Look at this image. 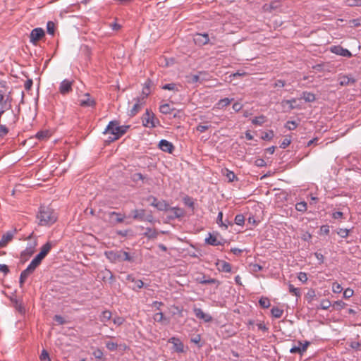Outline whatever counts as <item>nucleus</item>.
<instances>
[{"label":"nucleus","instance_id":"obj_44","mask_svg":"<svg viewBox=\"0 0 361 361\" xmlns=\"http://www.w3.org/2000/svg\"><path fill=\"white\" fill-rule=\"evenodd\" d=\"M274 136V131L270 130L267 132H265L262 135V139L264 140H271Z\"/></svg>","mask_w":361,"mask_h":361},{"label":"nucleus","instance_id":"obj_36","mask_svg":"<svg viewBox=\"0 0 361 361\" xmlns=\"http://www.w3.org/2000/svg\"><path fill=\"white\" fill-rule=\"evenodd\" d=\"M125 261L130 262H133V257L128 252L121 250V262Z\"/></svg>","mask_w":361,"mask_h":361},{"label":"nucleus","instance_id":"obj_14","mask_svg":"<svg viewBox=\"0 0 361 361\" xmlns=\"http://www.w3.org/2000/svg\"><path fill=\"white\" fill-rule=\"evenodd\" d=\"M159 147L162 151L168 153H172L174 149L173 144L166 140H161L159 142Z\"/></svg>","mask_w":361,"mask_h":361},{"label":"nucleus","instance_id":"obj_32","mask_svg":"<svg viewBox=\"0 0 361 361\" xmlns=\"http://www.w3.org/2000/svg\"><path fill=\"white\" fill-rule=\"evenodd\" d=\"M271 315L275 318H280L283 315V310L278 307H273L271 310Z\"/></svg>","mask_w":361,"mask_h":361},{"label":"nucleus","instance_id":"obj_35","mask_svg":"<svg viewBox=\"0 0 361 361\" xmlns=\"http://www.w3.org/2000/svg\"><path fill=\"white\" fill-rule=\"evenodd\" d=\"M111 318V312L109 310L103 311L100 317L102 322H106Z\"/></svg>","mask_w":361,"mask_h":361},{"label":"nucleus","instance_id":"obj_16","mask_svg":"<svg viewBox=\"0 0 361 361\" xmlns=\"http://www.w3.org/2000/svg\"><path fill=\"white\" fill-rule=\"evenodd\" d=\"M216 266H218V270L219 271L230 273L231 271V265L230 263L226 261H219L216 263Z\"/></svg>","mask_w":361,"mask_h":361},{"label":"nucleus","instance_id":"obj_37","mask_svg":"<svg viewBox=\"0 0 361 361\" xmlns=\"http://www.w3.org/2000/svg\"><path fill=\"white\" fill-rule=\"evenodd\" d=\"M307 203L304 201L298 202L295 204V209L298 212H305L307 211Z\"/></svg>","mask_w":361,"mask_h":361},{"label":"nucleus","instance_id":"obj_34","mask_svg":"<svg viewBox=\"0 0 361 361\" xmlns=\"http://www.w3.org/2000/svg\"><path fill=\"white\" fill-rule=\"evenodd\" d=\"M266 121V117L263 115L255 117L252 120V123L256 126H262Z\"/></svg>","mask_w":361,"mask_h":361},{"label":"nucleus","instance_id":"obj_49","mask_svg":"<svg viewBox=\"0 0 361 361\" xmlns=\"http://www.w3.org/2000/svg\"><path fill=\"white\" fill-rule=\"evenodd\" d=\"M297 126L298 123L294 121H288L285 125V127L290 130L295 129Z\"/></svg>","mask_w":361,"mask_h":361},{"label":"nucleus","instance_id":"obj_50","mask_svg":"<svg viewBox=\"0 0 361 361\" xmlns=\"http://www.w3.org/2000/svg\"><path fill=\"white\" fill-rule=\"evenodd\" d=\"M132 179L135 182H137L138 180L144 181L145 179V176H143L141 173H135L133 175Z\"/></svg>","mask_w":361,"mask_h":361},{"label":"nucleus","instance_id":"obj_61","mask_svg":"<svg viewBox=\"0 0 361 361\" xmlns=\"http://www.w3.org/2000/svg\"><path fill=\"white\" fill-rule=\"evenodd\" d=\"M93 355L97 360H101L103 357V352L100 349H97L93 352Z\"/></svg>","mask_w":361,"mask_h":361},{"label":"nucleus","instance_id":"obj_58","mask_svg":"<svg viewBox=\"0 0 361 361\" xmlns=\"http://www.w3.org/2000/svg\"><path fill=\"white\" fill-rule=\"evenodd\" d=\"M250 267H251V269L253 272H258L263 269L262 266L258 264H250Z\"/></svg>","mask_w":361,"mask_h":361},{"label":"nucleus","instance_id":"obj_2","mask_svg":"<svg viewBox=\"0 0 361 361\" xmlns=\"http://www.w3.org/2000/svg\"><path fill=\"white\" fill-rule=\"evenodd\" d=\"M119 123L117 121H111L103 132V134H110L107 141L109 142H114L120 138L119 135Z\"/></svg>","mask_w":361,"mask_h":361},{"label":"nucleus","instance_id":"obj_9","mask_svg":"<svg viewBox=\"0 0 361 361\" xmlns=\"http://www.w3.org/2000/svg\"><path fill=\"white\" fill-rule=\"evenodd\" d=\"M330 51L336 55L342 56L344 57L350 58L352 56V54L349 50L343 48L340 45L331 47L330 48Z\"/></svg>","mask_w":361,"mask_h":361},{"label":"nucleus","instance_id":"obj_20","mask_svg":"<svg viewBox=\"0 0 361 361\" xmlns=\"http://www.w3.org/2000/svg\"><path fill=\"white\" fill-rule=\"evenodd\" d=\"M169 209L173 212V216H170L171 219H178L184 216V211L178 207H169Z\"/></svg>","mask_w":361,"mask_h":361},{"label":"nucleus","instance_id":"obj_27","mask_svg":"<svg viewBox=\"0 0 361 361\" xmlns=\"http://www.w3.org/2000/svg\"><path fill=\"white\" fill-rule=\"evenodd\" d=\"M301 98L307 102H312L316 99L314 94L310 92H303Z\"/></svg>","mask_w":361,"mask_h":361},{"label":"nucleus","instance_id":"obj_29","mask_svg":"<svg viewBox=\"0 0 361 361\" xmlns=\"http://www.w3.org/2000/svg\"><path fill=\"white\" fill-rule=\"evenodd\" d=\"M11 91H8V93L5 95V100L4 102V106L6 107V109H9L11 108V103L13 101L12 97H11Z\"/></svg>","mask_w":361,"mask_h":361},{"label":"nucleus","instance_id":"obj_25","mask_svg":"<svg viewBox=\"0 0 361 361\" xmlns=\"http://www.w3.org/2000/svg\"><path fill=\"white\" fill-rule=\"evenodd\" d=\"M169 207V204L165 200H159L156 204V208L159 211H167Z\"/></svg>","mask_w":361,"mask_h":361},{"label":"nucleus","instance_id":"obj_13","mask_svg":"<svg viewBox=\"0 0 361 361\" xmlns=\"http://www.w3.org/2000/svg\"><path fill=\"white\" fill-rule=\"evenodd\" d=\"M209 41V38L207 34L197 33L194 36V42L196 45L203 46L208 44Z\"/></svg>","mask_w":361,"mask_h":361},{"label":"nucleus","instance_id":"obj_38","mask_svg":"<svg viewBox=\"0 0 361 361\" xmlns=\"http://www.w3.org/2000/svg\"><path fill=\"white\" fill-rule=\"evenodd\" d=\"M160 111L164 114H171L173 109L171 108L170 105L168 104H164L160 106Z\"/></svg>","mask_w":361,"mask_h":361},{"label":"nucleus","instance_id":"obj_8","mask_svg":"<svg viewBox=\"0 0 361 361\" xmlns=\"http://www.w3.org/2000/svg\"><path fill=\"white\" fill-rule=\"evenodd\" d=\"M105 255L111 262H121V250L106 251Z\"/></svg>","mask_w":361,"mask_h":361},{"label":"nucleus","instance_id":"obj_51","mask_svg":"<svg viewBox=\"0 0 361 361\" xmlns=\"http://www.w3.org/2000/svg\"><path fill=\"white\" fill-rule=\"evenodd\" d=\"M8 132L9 129L6 126L0 124V137L6 136Z\"/></svg>","mask_w":361,"mask_h":361},{"label":"nucleus","instance_id":"obj_43","mask_svg":"<svg viewBox=\"0 0 361 361\" xmlns=\"http://www.w3.org/2000/svg\"><path fill=\"white\" fill-rule=\"evenodd\" d=\"M153 319L155 322L162 323L166 320V318L162 312H158L154 314Z\"/></svg>","mask_w":361,"mask_h":361},{"label":"nucleus","instance_id":"obj_62","mask_svg":"<svg viewBox=\"0 0 361 361\" xmlns=\"http://www.w3.org/2000/svg\"><path fill=\"white\" fill-rule=\"evenodd\" d=\"M33 272L34 270L32 269L29 266H27V267L21 272V274L27 278Z\"/></svg>","mask_w":361,"mask_h":361},{"label":"nucleus","instance_id":"obj_28","mask_svg":"<svg viewBox=\"0 0 361 361\" xmlns=\"http://www.w3.org/2000/svg\"><path fill=\"white\" fill-rule=\"evenodd\" d=\"M233 100V98H232V99H228V98L221 99L216 104L217 107L219 109H223L224 107L228 106Z\"/></svg>","mask_w":361,"mask_h":361},{"label":"nucleus","instance_id":"obj_19","mask_svg":"<svg viewBox=\"0 0 361 361\" xmlns=\"http://www.w3.org/2000/svg\"><path fill=\"white\" fill-rule=\"evenodd\" d=\"M53 244L51 242H47L41 248V250L38 255H41L42 257L44 258L49 252L51 250Z\"/></svg>","mask_w":361,"mask_h":361},{"label":"nucleus","instance_id":"obj_5","mask_svg":"<svg viewBox=\"0 0 361 361\" xmlns=\"http://www.w3.org/2000/svg\"><path fill=\"white\" fill-rule=\"evenodd\" d=\"M134 100L135 104L128 113V115L131 117L135 116L145 104V97H137Z\"/></svg>","mask_w":361,"mask_h":361},{"label":"nucleus","instance_id":"obj_64","mask_svg":"<svg viewBox=\"0 0 361 361\" xmlns=\"http://www.w3.org/2000/svg\"><path fill=\"white\" fill-rule=\"evenodd\" d=\"M353 295V290L350 288H347L343 292V297L345 298H349Z\"/></svg>","mask_w":361,"mask_h":361},{"label":"nucleus","instance_id":"obj_15","mask_svg":"<svg viewBox=\"0 0 361 361\" xmlns=\"http://www.w3.org/2000/svg\"><path fill=\"white\" fill-rule=\"evenodd\" d=\"M196 281L201 284H216L217 286L220 284V281L214 278L207 279L204 275L202 277H197Z\"/></svg>","mask_w":361,"mask_h":361},{"label":"nucleus","instance_id":"obj_57","mask_svg":"<svg viewBox=\"0 0 361 361\" xmlns=\"http://www.w3.org/2000/svg\"><path fill=\"white\" fill-rule=\"evenodd\" d=\"M296 102V99L293 98V99H287V100H283L282 102V104H289V110H293L294 109L295 107L293 105V103H295Z\"/></svg>","mask_w":361,"mask_h":361},{"label":"nucleus","instance_id":"obj_11","mask_svg":"<svg viewBox=\"0 0 361 361\" xmlns=\"http://www.w3.org/2000/svg\"><path fill=\"white\" fill-rule=\"evenodd\" d=\"M107 215L109 218V221L114 224L122 223L126 218L124 214L116 212H108Z\"/></svg>","mask_w":361,"mask_h":361},{"label":"nucleus","instance_id":"obj_31","mask_svg":"<svg viewBox=\"0 0 361 361\" xmlns=\"http://www.w3.org/2000/svg\"><path fill=\"white\" fill-rule=\"evenodd\" d=\"M171 340L173 341V343L174 344L176 351L182 353L183 351V344L179 341V339L171 338Z\"/></svg>","mask_w":361,"mask_h":361},{"label":"nucleus","instance_id":"obj_18","mask_svg":"<svg viewBox=\"0 0 361 361\" xmlns=\"http://www.w3.org/2000/svg\"><path fill=\"white\" fill-rule=\"evenodd\" d=\"M152 85V82L150 79H147L145 84H144V87L142 88V93L143 94V96L142 97H145L147 98V96L150 94L151 92V90H150V87Z\"/></svg>","mask_w":361,"mask_h":361},{"label":"nucleus","instance_id":"obj_10","mask_svg":"<svg viewBox=\"0 0 361 361\" xmlns=\"http://www.w3.org/2000/svg\"><path fill=\"white\" fill-rule=\"evenodd\" d=\"M193 312L195 317L199 319H202L205 322H210L212 320V317L209 314L204 313L201 308L195 307Z\"/></svg>","mask_w":361,"mask_h":361},{"label":"nucleus","instance_id":"obj_21","mask_svg":"<svg viewBox=\"0 0 361 361\" xmlns=\"http://www.w3.org/2000/svg\"><path fill=\"white\" fill-rule=\"evenodd\" d=\"M127 280L135 283V286L133 287V290H135L136 288H141L144 286V283L142 280L135 279L132 275H128Z\"/></svg>","mask_w":361,"mask_h":361},{"label":"nucleus","instance_id":"obj_33","mask_svg":"<svg viewBox=\"0 0 361 361\" xmlns=\"http://www.w3.org/2000/svg\"><path fill=\"white\" fill-rule=\"evenodd\" d=\"M259 305L264 309L269 307L271 305L270 300L266 297H262L259 300Z\"/></svg>","mask_w":361,"mask_h":361},{"label":"nucleus","instance_id":"obj_22","mask_svg":"<svg viewBox=\"0 0 361 361\" xmlns=\"http://www.w3.org/2000/svg\"><path fill=\"white\" fill-rule=\"evenodd\" d=\"M355 82V80L353 78L348 77L347 75L341 76L339 78V83L342 86L353 85Z\"/></svg>","mask_w":361,"mask_h":361},{"label":"nucleus","instance_id":"obj_52","mask_svg":"<svg viewBox=\"0 0 361 361\" xmlns=\"http://www.w3.org/2000/svg\"><path fill=\"white\" fill-rule=\"evenodd\" d=\"M106 347L111 351H114L118 348V344L112 341H108L106 343Z\"/></svg>","mask_w":361,"mask_h":361},{"label":"nucleus","instance_id":"obj_41","mask_svg":"<svg viewBox=\"0 0 361 361\" xmlns=\"http://www.w3.org/2000/svg\"><path fill=\"white\" fill-rule=\"evenodd\" d=\"M289 292L295 295L296 297H300V290L298 288H295L293 285L289 284L288 286Z\"/></svg>","mask_w":361,"mask_h":361},{"label":"nucleus","instance_id":"obj_39","mask_svg":"<svg viewBox=\"0 0 361 361\" xmlns=\"http://www.w3.org/2000/svg\"><path fill=\"white\" fill-rule=\"evenodd\" d=\"M216 223L219 226L224 227L225 229L228 228V225L223 221V213L221 212H219L218 214Z\"/></svg>","mask_w":361,"mask_h":361},{"label":"nucleus","instance_id":"obj_6","mask_svg":"<svg viewBox=\"0 0 361 361\" xmlns=\"http://www.w3.org/2000/svg\"><path fill=\"white\" fill-rule=\"evenodd\" d=\"M45 33L42 28L37 27L35 28L31 31L30 38V42H32L33 44H36L37 42L40 40L44 36Z\"/></svg>","mask_w":361,"mask_h":361},{"label":"nucleus","instance_id":"obj_17","mask_svg":"<svg viewBox=\"0 0 361 361\" xmlns=\"http://www.w3.org/2000/svg\"><path fill=\"white\" fill-rule=\"evenodd\" d=\"M13 238V233L12 232L8 231L6 234H4L0 240V247H4Z\"/></svg>","mask_w":361,"mask_h":361},{"label":"nucleus","instance_id":"obj_47","mask_svg":"<svg viewBox=\"0 0 361 361\" xmlns=\"http://www.w3.org/2000/svg\"><path fill=\"white\" fill-rule=\"evenodd\" d=\"M331 305V303L329 300H322L320 303V308L326 310L330 307Z\"/></svg>","mask_w":361,"mask_h":361},{"label":"nucleus","instance_id":"obj_59","mask_svg":"<svg viewBox=\"0 0 361 361\" xmlns=\"http://www.w3.org/2000/svg\"><path fill=\"white\" fill-rule=\"evenodd\" d=\"M41 361H51L47 350H43L40 355Z\"/></svg>","mask_w":361,"mask_h":361},{"label":"nucleus","instance_id":"obj_12","mask_svg":"<svg viewBox=\"0 0 361 361\" xmlns=\"http://www.w3.org/2000/svg\"><path fill=\"white\" fill-rule=\"evenodd\" d=\"M72 85L73 82L70 81L68 80H63L59 86V92L63 94L66 95L71 92L72 91Z\"/></svg>","mask_w":361,"mask_h":361},{"label":"nucleus","instance_id":"obj_26","mask_svg":"<svg viewBox=\"0 0 361 361\" xmlns=\"http://www.w3.org/2000/svg\"><path fill=\"white\" fill-rule=\"evenodd\" d=\"M50 133L49 130H41L37 133L35 137L39 140H45L49 138Z\"/></svg>","mask_w":361,"mask_h":361},{"label":"nucleus","instance_id":"obj_55","mask_svg":"<svg viewBox=\"0 0 361 361\" xmlns=\"http://www.w3.org/2000/svg\"><path fill=\"white\" fill-rule=\"evenodd\" d=\"M349 6H361V0H346Z\"/></svg>","mask_w":361,"mask_h":361},{"label":"nucleus","instance_id":"obj_30","mask_svg":"<svg viewBox=\"0 0 361 361\" xmlns=\"http://www.w3.org/2000/svg\"><path fill=\"white\" fill-rule=\"evenodd\" d=\"M224 175L228 178L229 182H233L234 180H238L237 176H235V174L233 171H231L227 169H225V172L224 173Z\"/></svg>","mask_w":361,"mask_h":361},{"label":"nucleus","instance_id":"obj_24","mask_svg":"<svg viewBox=\"0 0 361 361\" xmlns=\"http://www.w3.org/2000/svg\"><path fill=\"white\" fill-rule=\"evenodd\" d=\"M205 242L211 245L216 246L222 243L217 239V238L209 233V236L205 239Z\"/></svg>","mask_w":361,"mask_h":361},{"label":"nucleus","instance_id":"obj_63","mask_svg":"<svg viewBox=\"0 0 361 361\" xmlns=\"http://www.w3.org/2000/svg\"><path fill=\"white\" fill-rule=\"evenodd\" d=\"M286 85V82L283 80H277L272 86L274 87H283Z\"/></svg>","mask_w":361,"mask_h":361},{"label":"nucleus","instance_id":"obj_42","mask_svg":"<svg viewBox=\"0 0 361 361\" xmlns=\"http://www.w3.org/2000/svg\"><path fill=\"white\" fill-rule=\"evenodd\" d=\"M55 23L54 22L49 21L47 24V32L51 35H54L55 32Z\"/></svg>","mask_w":361,"mask_h":361},{"label":"nucleus","instance_id":"obj_45","mask_svg":"<svg viewBox=\"0 0 361 361\" xmlns=\"http://www.w3.org/2000/svg\"><path fill=\"white\" fill-rule=\"evenodd\" d=\"M162 89L166 90L178 91V85L175 83H169L162 86Z\"/></svg>","mask_w":361,"mask_h":361},{"label":"nucleus","instance_id":"obj_54","mask_svg":"<svg viewBox=\"0 0 361 361\" xmlns=\"http://www.w3.org/2000/svg\"><path fill=\"white\" fill-rule=\"evenodd\" d=\"M343 288L341 287V285L339 284L337 282H334L332 284V290L334 293H339L342 291Z\"/></svg>","mask_w":361,"mask_h":361},{"label":"nucleus","instance_id":"obj_53","mask_svg":"<svg viewBox=\"0 0 361 361\" xmlns=\"http://www.w3.org/2000/svg\"><path fill=\"white\" fill-rule=\"evenodd\" d=\"M291 142L290 137L286 136L280 145V147L286 149Z\"/></svg>","mask_w":361,"mask_h":361},{"label":"nucleus","instance_id":"obj_46","mask_svg":"<svg viewBox=\"0 0 361 361\" xmlns=\"http://www.w3.org/2000/svg\"><path fill=\"white\" fill-rule=\"evenodd\" d=\"M349 232H350V230L347 229V228H339L338 231H337V234L343 238H345L348 236L349 235Z\"/></svg>","mask_w":361,"mask_h":361},{"label":"nucleus","instance_id":"obj_1","mask_svg":"<svg viewBox=\"0 0 361 361\" xmlns=\"http://www.w3.org/2000/svg\"><path fill=\"white\" fill-rule=\"evenodd\" d=\"M37 219L40 226H49L54 224L57 220V216L54 210L47 207H40Z\"/></svg>","mask_w":361,"mask_h":361},{"label":"nucleus","instance_id":"obj_4","mask_svg":"<svg viewBox=\"0 0 361 361\" xmlns=\"http://www.w3.org/2000/svg\"><path fill=\"white\" fill-rule=\"evenodd\" d=\"M132 218L134 220H138L140 221H147L149 222H152L154 221V217L152 214L145 215V210L144 209H134L131 212Z\"/></svg>","mask_w":361,"mask_h":361},{"label":"nucleus","instance_id":"obj_40","mask_svg":"<svg viewBox=\"0 0 361 361\" xmlns=\"http://www.w3.org/2000/svg\"><path fill=\"white\" fill-rule=\"evenodd\" d=\"M145 235L148 238H156L157 237L158 233L155 230L147 228Z\"/></svg>","mask_w":361,"mask_h":361},{"label":"nucleus","instance_id":"obj_60","mask_svg":"<svg viewBox=\"0 0 361 361\" xmlns=\"http://www.w3.org/2000/svg\"><path fill=\"white\" fill-rule=\"evenodd\" d=\"M18 116L17 114H16L13 111H12L11 112V123H9L10 126H15L16 123L18 122Z\"/></svg>","mask_w":361,"mask_h":361},{"label":"nucleus","instance_id":"obj_48","mask_svg":"<svg viewBox=\"0 0 361 361\" xmlns=\"http://www.w3.org/2000/svg\"><path fill=\"white\" fill-rule=\"evenodd\" d=\"M234 221L237 225L242 226L245 222V217L243 214H237Z\"/></svg>","mask_w":361,"mask_h":361},{"label":"nucleus","instance_id":"obj_7","mask_svg":"<svg viewBox=\"0 0 361 361\" xmlns=\"http://www.w3.org/2000/svg\"><path fill=\"white\" fill-rule=\"evenodd\" d=\"M79 105L82 107H94L96 105L95 100L91 97L89 93H85L82 98L78 100Z\"/></svg>","mask_w":361,"mask_h":361},{"label":"nucleus","instance_id":"obj_23","mask_svg":"<svg viewBox=\"0 0 361 361\" xmlns=\"http://www.w3.org/2000/svg\"><path fill=\"white\" fill-rule=\"evenodd\" d=\"M44 258L41 257V255H37L30 263L28 265L34 271L35 269L41 264L42 259Z\"/></svg>","mask_w":361,"mask_h":361},{"label":"nucleus","instance_id":"obj_56","mask_svg":"<svg viewBox=\"0 0 361 361\" xmlns=\"http://www.w3.org/2000/svg\"><path fill=\"white\" fill-rule=\"evenodd\" d=\"M183 201L185 205L188 206L192 209H194V202L191 197H186L184 198Z\"/></svg>","mask_w":361,"mask_h":361},{"label":"nucleus","instance_id":"obj_3","mask_svg":"<svg viewBox=\"0 0 361 361\" xmlns=\"http://www.w3.org/2000/svg\"><path fill=\"white\" fill-rule=\"evenodd\" d=\"M142 121L143 126L148 128H154L159 123L155 118L154 113L149 109H146L145 113L142 117Z\"/></svg>","mask_w":361,"mask_h":361}]
</instances>
